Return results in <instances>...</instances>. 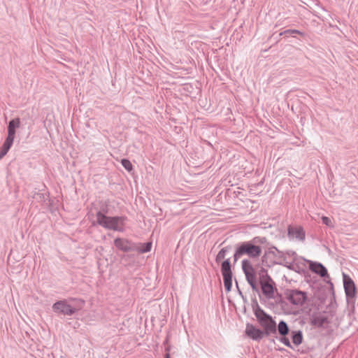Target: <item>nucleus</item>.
<instances>
[{
  "mask_svg": "<svg viewBox=\"0 0 358 358\" xmlns=\"http://www.w3.org/2000/svg\"><path fill=\"white\" fill-rule=\"evenodd\" d=\"M124 218L122 217H107L101 213L96 214V221L104 228L122 231L124 227Z\"/></svg>",
  "mask_w": 358,
  "mask_h": 358,
  "instance_id": "1",
  "label": "nucleus"
},
{
  "mask_svg": "<svg viewBox=\"0 0 358 358\" xmlns=\"http://www.w3.org/2000/svg\"><path fill=\"white\" fill-rule=\"evenodd\" d=\"M255 315L258 322L264 329V333L268 335L276 331V324L272 317L266 314L262 309L257 307L255 310Z\"/></svg>",
  "mask_w": 358,
  "mask_h": 358,
  "instance_id": "2",
  "label": "nucleus"
},
{
  "mask_svg": "<svg viewBox=\"0 0 358 358\" xmlns=\"http://www.w3.org/2000/svg\"><path fill=\"white\" fill-rule=\"evenodd\" d=\"M259 282L262 287L263 294L267 297L271 298L273 296L274 287L273 281L268 275L267 271L262 268L259 272Z\"/></svg>",
  "mask_w": 358,
  "mask_h": 358,
  "instance_id": "3",
  "label": "nucleus"
},
{
  "mask_svg": "<svg viewBox=\"0 0 358 358\" xmlns=\"http://www.w3.org/2000/svg\"><path fill=\"white\" fill-rule=\"evenodd\" d=\"M262 249L259 246L255 245L250 242L243 243L237 250L238 255H247L250 257H257L261 255Z\"/></svg>",
  "mask_w": 358,
  "mask_h": 358,
  "instance_id": "4",
  "label": "nucleus"
},
{
  "mask_svg": "<svg viewBox=\"0 0 358 358\" xmlns=\"http://www.w3.org/2000/svg\"><path fill=\"white\" fill-rule=\"evenodd\" d=\"M242 267L245 273L247 281L251 286L252 289L253 290H256L257 287L256 272L252 265L249 261L244 260L242 262Z\"/></svg>",
  "mask_w": 358,
  "mask_h": 358,
  "instance_id": "5",
  "label": "nucleus"
},
{
  "mask_svg": "<svg viewBox=\"0 0 358 358\" xmlns=\"http://www.w3.org/2000/svg\"><path fill=\"white\" fill-rule=\"evenodd\" d=\"M287 299L292 304L301 306L306 299L305 292L298 290H287L285 293Z\"/></svg>",
  "mask_w": 358,
  "mask_h": 358,
  "instance_id": "6",
  "label": "nucleus"
},
{
  "mask_svg": "<svg viewBox=\"0 0 358 358\" xmlns=\"http://www.w3.org/2000/svg\"><path fill=\"white\" fill-rule=\"evenodd\" d=\"M222 274L223 275L224 285L226 290L229 292L232 286V274L231 265L228 259L222 264Z\"/></svg>",
  "mask_w": 358,
  "mask_h": 358,
  "instance_id": "7",
  "label": "nucleus"
},
{
  "mask_svg": "<svg viewBox=\"0 0 358 358\" xmlns=\"http://www.w3.org/2000/svg\"><path fill=\"white\" fill-rule=\"evenodd\" d=\"M55 312L61 313L64 315H71L77 309L69 304L66 301H59L52 306Z\"/></svg>",
  "mask_w": 358,
  "mask_h": 358,
  "instance_id": "8",
  "label": "nucleus"
},
{
  "mask_svg": "<svg viewBox=\"0 0 358 358\" xmlns=\"http://www.w3.org/2000/svg\"><path fill=\"white\" fill-rule=\"evenodd\" d=\"M345 292L348 297L354 298L356 294V287L353 280L346 274L343 275Z\"/></svg>",
  "mask_w": 358,
  "mask_h": 358,
  "instance_id": "9",
  "label": "nucleus"
},
{
  "mask_svg": "<svg viewBox=\"0 0 358 358\" xmlns=\"http://www.w3.org/2000/svg\"><path fill=\"white\" fill-rule=\"evenodd\" d=\"M264 331L252 324H248L245 328V334L253 340H259L264 336Z\"/></svg>",
  "mask_w": 358,
  "mask_h": 358,
  "instance_id": "10",
  "label": "nucleus"
},
{
  "mask_svg": "<svg viewBox=\"0 0 358 358\" xmlns=\"http://www.w3.org/2000/svg\"><path fill=\"white\" fill-rule=\"evenodd\" d=\"M278 331L280 336H282V338H280V342L282 343L285 345L292 348L290 341L287 338L285 337V336L289 332V327L287 324L284 322L281 321L278 325Z\"/></svg>",
  "mask_w": 358,
  "mask_h": 358,
  "instance_id": "11",
  "label": "nucleus"
},
{
  "mask_svg": "<svg viewBox=\"0 0 358 358\" xmlns=\"http://www.w3.org/2000/svg\"><path fill=\"white\" fill-rule=\"evenodd\" d=\"M115 246L123 252H129L134 249L132 243L127 239L117 238L114 240Z\"/></svg>",
  "mask_w": 358,
  "mask_h": 358,
  "instance_id": "12",
  "label": "nucleus"
},
{
  "mask_svg": "<svg viewBox=\"0 0 358 358\" xmlns=\"http://www.w3.org/2000/svg\"><path fill=\"white\" fill-rule=\"evenodd\" d=\"M289 236L303 241L305 238V232L301 227H290L288 229Z\"/></svg>",
  "mask_w": 358,
  "mask_h": 358,
  "instance_id": "13",
  "label": "nucleus"
},
{
  "mask_svg": "<svg viewBox=\"0 0 358 358\" xmlns=\"http://www.w3.org/2000/svg\"><path fill=\"white\" fill-rule=\"evenodd\" d=\"M309 268L313 272L320 275L321 277H325L327 275V271L326 268L320 263L310 262Z\"/></svg>",
  "mask_w": 358,
  "mask_h": 358,
  "instance_id": "14",
  "label": "nucleus"
},
{
  "mask_svg": "<svg viewBox=\"0 0 358 358\" xmlns=\"http://www.w3.org/2000/svg\"><path fill=\"white\" fill-rule=\"evenodd\" d=\"M20 120L18 118L12 120L10 121L8 127V136L12 138H15V129L20 127Z\"/></svg>",
  "mask_w": 358,
  "mask_h": 358,
  "instance_id": "15",
  "label": "nucleus"
},
{
  "mask_svg": "<svg viewBox=\"0 0 358 358\" xmlns=\"http://www.w3.org/2000/svg\"><path fill=\"white\" fill-rule=\"evenodd\" d=\"M14 138L7 137L2 148L0 150V159L6 155L9 149L10 148Z\"/></svg>",
  "mask_w": 358,
  "mask_h": 358,
  "instance_id": "16",
  "label": "nucleus"
},
{
  "mask_svg": "<svg viewBox=\"0 0 358 358\" xmlns=\"http://www.w3.org/2000/svg\"><path fill=\"white\" fill-rule=\"evenodd\" d=\"M292 342L296 345H299L303 342V336L301 331H294L292 332Z\"/></svg>",
  "mask_w": 358,
  "mask_h": 358,
  "instance_id": "17",
  "label": "nucleus"
},
{
  "mask_svg": "<svg viewBox=\"0 0 358 358\" xmlns=\"http://www.w3.org/2000/svg\"><path fill=\"white\" fill-rule=\"evenodd\" d=\"M152 248V243L148 242L146 243H141L137 246L136 250L141 252L144 253L150 251Z\"/></svg>",
  "mask_w": 358,
  "mask_h": 358,
  "instance_id": "18",
  "label": "nucleus"
},
{
  "mask_svg": "<svg viewBox=\"0 0 358 358\" xmlns=\"http://www.w3.org/2000/svg\"><path fill=\"white\" fill-rule=\"evenodd\" d=\"M122 165L124 166V168L127 170L128 171H131L133 169V166L130 161L126 159H123L121 161Z\"/></svg>",
  "mask_w": 358,
  "mask_h": 358,
  "instance_id": "19",
  "label": "nucleus"
},
{
  "mask_svg": "<svg viewBox=\"0 0 358 358\" xmlns=\"http://www.w3.org/2000/svg\"><path fill=\"white\" fill-rule=\"evenodd\" d=\"M227 252V250L224 248H222L217 254L216 257V261L220 262L223 260L225 258V254Z\"/></svg>",
  "mask_w": 358,
  "mask_h": 358,
  "instance_id": "20",
  "label": "nucleus"
},
{
  "mask_svg": "<svg viewBox=\"0 0 358 358\" xmlns=\"http://www.w3.org/2000/svg\"><path fill=\"white\" fill-rule=\"evenodd\" d=\"M322 222L324 224H325L328 227H334L331 220L330 218H329L328 217L322 216Z\"/></svg>",
  "mask_w": 358,
  "mask_h": 358,
  "instance_id": "21",
  "label": "nucleus"
},
{
  "mask_svg": "<svg viewBox=\"0 0 358 358\" xmlns=\"http://www.w3.org/2000/svg\"><path fill=\"white\" fill-rule=\"evenodd\" d=\"M289 32H291V33H297V34H301L299 31L297 30H290V31H288Z\"/></svg>",
  "mask_w": 358,
  "mask_h": 358,
  "instance_id": "22",
  "label": "nucleus"
},
{
  "mask_svg": "<svg viewBox=\"0 0 358 358\" xmlns=\"http://www.w3.org/2000/svg\"><path fill=\"white\" fill-rule=\"evenodd\" d=\"M166 358H170V356H169V354H167V355H166Z\"/></svg>",
  "mask_w": 358,
  "mask_h": 358,
  "instance_id": "23",
  "label": "nucleus"
},
{
  "mask_svg": "<svg viewBox=\"0 0 358 358\" xmlns=\"http://www.w3.org/2000/svg\"><path fill=\"white\" fill-rule=\"evenodd\" d=\"M166 358H170V356H169V354H167V355H166Z\"/></svg>",
  "mask_w": 358,
  "mask_h": 358,
  "instance_id": "24",
  "label": "nucleus"
},
{
  "mask_svg": "<svg viewBox=\"0 0 358 358\" xmlns=\"http://www.w3.org/2000/svg\"><path fill=\"white\" fill-rule=\"evenodd\" d=\"M80 303H81V306H83L84 304V301H80Z\"/></svg>",
  "mask_w": 358,
  "mask_h": 358,
  "instance_id": "25",
  "label": "nucleus"
}]
</instances>
